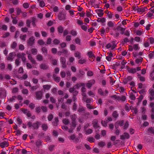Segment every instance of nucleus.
<instances>
[{"label":"nucleus","instance_id":"f257e3e1","mask_svg":"<svg viewBox=\"0 0 154 154\" xmlns=\"http://www.w3.org/2000/svg\"><path fill=\"white\" fill-rule=\"evenodd\" d=\"M31 20L27 19L26 21V24L27 26L30 27V23L31 22L32 24L33 27H35L36 26L35 22H37V19L35 17H32L31 18Z\"/></svg>","mask_w":154,"mask_h":154},{"label":"nucleus","instance_id":"f03ea898","mask_svg":"<svg viewBox=\"0 0 154 154\" xmlns=\"http://www.w3.org/2000/svg\"><path fill=\"white\" fill-rule=\"evenodd\" d=\"M35 97L38 100L42 99L43 97V94L42 91H38L35 92Z\"/></svg>","mask_w":154,"mask_h":154},{"label":"nucleus","instance_id":"7ed1b4c3","mask_svg":"<svg viewBox=\"0 0 154 154\" xmlns=\"http://www.w3.org/2000/svg\"><path fill=\"white\" fill-rule=\"evenodd\" d=\"M149 98L150 101L154 100V90L150 89L149 90Z\"/></svg>","mask_w":154,"mask_h":154},{"label":"nucleus","instance_id":"20e7f679","mask_svg":"<svg viewBox=\"0 0 154 154\" xmlns=\"http://www.w3.org/2000/svg\"><path fill=\"white\" fill-rule=\"evenodd\" d=\"M15 56V53L14 52H11L9 54L8 57H6V59L8 60L12 61Z\"/></svg>","mask_w":154,"mask_h":154},{"label":"nucleus","instance_id":"39448f33","mask_svg":"<svg viewBox=\"0 0 154 154\" xmlns=\"http://www.w3.org/2000/svg\"><path fill=\"white\" fill-rule=\"evenodd\" d=\"M25 55L26 54L24 53H18L17 54V57L19 58H21L23 62L24 63L25 62L26 60L25 57Z\"/></svg>","mask_w":154,"mask_h":154},{"label":"nucleus","instance_id":"423d86ee","mask_svg":"<svg viewBox=\"0 0 154 154\" xmlns=\"http://www.w3.org/2000/svg\"><path fill=\"white\" fill-rule=\"evenodd\" d=\"M94 79H92L89 81L86 84V87L88 88H90L95 83Z\"/></svg>","mask_w":154,"mask_h":154},{"label":"nucleus","instance_id":"0eeeda50","mask_svg":"<svg viewBox=\"0 0 154 154\" xmlns=\"http://www.w3.org/2000/svg\"><path fill=\"white\" fill-rule=\"evenodd\" d=\"M35 39L34 37L31 36L27 40V44L28 45L30 46H32L35 42Z\"/></svg>","mask_w":154,"mask_h":154},{"label":"nucleus","instance_id":"6e6552de","mask_svg":"<svg viewBox=\"0 0 154 154\" xmlns=\"http://www.w3.org/2000/svg\"><path fill=\"white\" fill-rule=\"evenodd\" d=\"M6 96V91L2 88H0V98H4Z\"/></svg>","mask_w":154,"mask_h":154},{"label":"nucleus","instance_id":"1a4fd4ad","mask_svg":"<svg viewBox=\"0 0 154 154\" xmlns=\"http://www.w3.org/2000/svg\"><path fill=\"white\" fill-rule=\"evenodd\" d=\"M60 62L62 64V67L63 68H66L67 67L66 64V59L64 57H61L60 58Z\"/></svg>","mask_w":154,"mask_h":154},{"label":"nucleus","instance_id":"9d476101","mask_svg":"<svg viewBox=\"0 0 154 154\" xmlns=\"http://www.w3.org/2000/svg\"><path fill=\"white\" fill-rule=\"evenodd\" d=\"M92 124L93 127L95 128H97L99 127L98 124V121L97 119H94L93 121Z\"/></svg>","mask_w":154,"mask_h":154},{"label":"nucleus","instance_id":"9b49d317","mask_svg":"<svg viewBox=\"0 0 154 154\" xmlns=\"http://www.w3.org/2000/svg\"><path fill=\"white\" fill-rule=\"evenodd\" d=\"M120 137L121 139L124 140L125 139H129L130 137V135L128 133L125 132L124 133V135H121Z\"/></svg>","mask_w":154,"mask_h":154},{"label":"nucleus","instance_id":"f8f14e48","mask_svg":"<svg viewBox=\"0 0 154 154\" xmlns=\"http://www.w3.org/2000/svg\"><path fill=\"white\" fill-rule=\"evenodd\" d=\"M58 18L60 20H64L66 19V15L62 13H60L58 15Z\"/></svg>","mask_w":154,"mask_h":154},{"label":"nucleus","instance_id":"ddd939ff","mask_svg":"<svg viewBox=\"0 0 154 154\" xmlns=\"http://www.w3.org/2000/svg\"><path fill=\"white\" fill-rule=\"evenodd\" d=\"M39 67L41 69L43 70H46L49 68L48 66L45 63H42L40 65Z\"/></svg>","mask_w":154,"mask_h":154},{"label":"nucleus","instance_id":"4468645a","mask_svg":"<svg viewBox=\"0 0 154 154\" xmlns=\"http://www.w3.org/2000/svg\"><path fill=\"white\" fill-rule=\"evenodd\" d=\"M125 30V28L121 27L120 26H118L116 29H114L115 30H117L118 31H121V33L122 34H124Z\"/></svg>","mask_w":154,"mask_h":154},{"label":"nucleus","instance_id":"2eb2a0df","mask_svg":"<svg viewBox=\"0 0 154 154\" xmlns=\"http://www.w3.org/2000/svg\"><path fill=\"white\" fill-rule=\"evenodd\" d=\"M28 58L29 60L30 61V62L33 64H36V62L34 59L33 58L31 55H29L28 56Z\"/></svg>","mask_w":154,"mask_h":154},{"label":"nucleus","instance_id":"dca6fc26","mask_svg":"<svg viewBox=\"0 0 154 154\" xmlns=\"http://www.w3.org/2000/svg\"><path fill=\"white\" fill-rule=\"evenodd\" d=\"M59 121L58 117H55L54 119V121L52 122V125L54 126H57L58 124Z\"/></svg>","mask_w":154,"mask_h":154},{"label":"nucleus","instance_id":"f3484780","mask_svg":"<svg viewBox=\"0 0 154 154\" xmlns=\"http://www.w3.org/2000/svg\"><path fill=\"white\" fill-rule=\"evenodd\" d=\"M9 146V143L8 142L4 141L0 143V146L2 148H4L5 147H7Z\"/></svg>","mask_w":154,"mask_h":154},{"label":"nucleus","instance_id":"a211bd4d","mask_svg":"<svg viewBox=\"0 0 154 154\" xmlns=\"http://www.w3.org/2000/svg\"><path fill=\"white\" fill-rule=\"evenodd\" d=\"M41 50L42 53L45 56H46L48 53V51L47 48L45 47H42L41 48Z\"/></svg>","mask_w":154,"mask_h":154},{"label":"nucleus","instance_id":"6ab92c4d","mask_svg":"<svg viewBox=\"0 0 154 154\" xmlns=\"http://www.w3.org/2000/svg\"><path fill=\"white\" fill-rule=\"evenodd\" d=\"M40 123L38 122H36L32 125V127L34 129H37L39 127V125Z\"/></svg>","mask_w":154,"mask_h":154},{"label":"nucleus","instance_id":"aec40b11","mask_svg":"<svg viewBox=\"0 0 154 154\" xmlns=\"http://www.w3.org/2000/svg\"><path fill=\"white\" fill-rule=\"evenodd\" d=\"M85 72L82 69L79 70V73L77 75L78 77L80 78L83 76L85 74Z\"/></svg>","mask_w":154,"mask_h":154},{"label":"nucleus","instance_id":"412c9836","mask_svg":"<svg viewBox=\"0 0 154 154\" xmlns=\"http://www.w3.org/2000/svg\"><path fill=\"white\" fill-rule=\"evenodd\" d=\"M96 11L99 17H101L103 16V13L102 12L103 11V10L99 9L96 10Z\"/></svg>","mask_w":154,"mask_h":154},{"label":"nucleus","instance_id":"4be33fe9","mask_svg":"<svg viewBox=\"0 0 154 154\" xmlns=\"http://www.w3.org/2000/svg\"><path fill=\"white\" fill-rule=\"evenodd\" d=\"M53 77L54 80L56 82H58L60 80V77H57L55 74H54L53 75Z\"/></svg>","mask_w":154,"mask_h":154},{"label":"nucleus","instance_id":"5701e85b","mask_svg":"<svg viewBox=\"0 0 154 154\" xmlns=\"http://www.w3.org/2000/svg\"><path fill=\"white\" fill-rule=\"evenodd\" d=\"M57 30L59 33H62L63 31L64 28L62 26H60L57 27Z\"/></svg>","mask_w":154,"mask_h":154},{"label":"nucleus","instance_id":"b1692460","mask_svg":"<svg viewBox=\"0 0 154 154\" xmlns=\"http://www.w3.org/2000/svg\"><path fill=\"white\" fill-rule=\"evenodd\" d=\"M36 59L39 61H42L43 60V56L40 54H38L36 57Z\"/></svg>","mask_w":154,"mask_h":154},{"label":"nucleus","instance_id":"393cba45","mask_svg":"<svg viewBox=\"0 0 154 154\" xmlns=\"http://www.w3.org/2000/svg\"><path fill=\"white\" fill-rule=\"evenodd\" d=\"M128 71L129 73L134 74L136 72V69L135 68H129L128 69Z\"/></svg>","mask_w":154,"mask_h":154},{"label":"nucleus","instance_id":"a878e982","mask_svg":"<svg viewBox=\"0 0 154 154\" xmlns=\"http://www.w3.org/2000/svg\"><path fill=\"white\" fill-rule=\"evenodd\" d=\"M42 128L43 130L45 131H46L48 129V125L44 123L42 124Z\"/></svg>","mask_w":154,"mask_h":154},{"label":"nucleus","instance_id":"bb28decb","mask_svg":"<svg viewBox=\"0 0 154 154\" xmlns=\"http://www.w3.org/2000/svg\"><path fill=\"white\" fill-rule=\"evenodd\" d=\"M40 6L41 7H44L45 5V4L43 0H38Z\"/></svg>","mask_w":154,"mask_h":154},{"label":"nucleus","instance_id":"cd10ccee","mask_svg":"<svg viewBox=\"0 0 154 154\" xmlns=\"http://www.w3.org/2000/svg\"><path fill=\"white\" fill-rule=\"evenodd\" d=\"M84 83H77L75 86L74 87L75 89H78L81 86H84Z\"/></svg>","mask_w":154,"mask_h":154},{"label":"nucleus","instance_id":"c85d7f7f","mask_svg":"<svg viewBox=\"0 0 154 154\" xmlns=\"http://www.w3.org/2000/svg\"><path fill=\"white\" fill-rule=\"evenodd\" d=\"M74 56L75 57L79 59L81 58V54L79 51H76L74 54Z\"/></svg>","mask_w":154,"mask_h":154},{"label":"nucleus","instance_id":"c756f323","mask_svg":"<svg viewBox=\"0 0 154 154\" xmlns=\"http://www.w3.org/2000/svg\"><path fill=\"white\" fill-rule=\"evenodd\" d=\"M43 88L45 90H48L50 89L51 88V85H44L43 86Z\"/></svg>","mask_w":154,"mask_h":154},{"label":"nucleus","instance_id":"7c9ffc66","mask_svg":"<svg viewBox=\"0 0 154 154\" xmlns=\"http://www.w3.org/2000/svg\"><path fill=\"white\" fill-rule=\"evenodd\" d=\"M105 145V143L103 141H101L98 143V146L101 147H103Z\"/></svg>","mask_w":154,"mask_h":154},{"label":"nucleus","instance_id":"2f4dec72","mask_svg":"<svg viewBox=\"0 0 154 154\" xmlns=\"http://www.w3.org/2000/svg\"><path fill=\"white\" fill-rule=\"evenodd\" d=\"M146 9V7L138 8L137 9V11L139 12H143L145 11Z\"/></svg>","mask_w":154,"mask_h":154},{"label":"nucleus","instance_id":"473e14b6","mask_svg":"<svg viewBox=\"0 0 154 154\" xmlns=\"http://www.w3.org/2000/svg\"><path fill=\"white\" fill-rule=\"evenodd\" d=\"M149 106L151 108V111L152 113L154 111V102H151L149 104Z\"/></svg>","mask_w":154,"mask_h":154},{"label":"nucleus","instance_id":"72a5a7b5","mask_svg":"<svg viewBox=\"0 0 154 154\" xmlns=\"http://www.w3.org/2000/svg\"><path fill=\"white\" fill-rule=\"evenodd\" d=\"M26 34L24 35H20V38L23 41H25L26 40Z\"/></svg>","mask_w":154,"mask_h":154},{"label":"nucleus","instance_id":"f704fd0d","mask_svg":"<svg viewBox=\"0 0 154 154\" xmlns=\"http://www.w3.org/2000/svg\"><path fill=\"white\" fill-rule=\"evenodd\" d=\"M88 54L90 58H92V59L93 58H95V56L93 54V52L91 51L88 52Z\"/></svg>","mask_w":154,"mask_h":154},{"label":"nucleus","instance_id":"c9c22d12","mask_svg":"<svg viewBox=\"0 0 154 154\" xmlns=\"http://www.w3.org/2000/svg\"><path fill=\"white\" fill-rule=\"evenodd\" d=\"M112 115V116L116 119L119 116V114L117 113L116 111H113Z\"/></svg>","mask_w":154,"mask_h":154},{"label":"nucleus","instance_id":"e433bc0d","mask_svg":"<svg viewBox=\"0 0 154 154\" xmlns=\"http://www.w3.org/2000/svg\"><path fill=\"white\" fill-rule=\"evenodd\" d=\"M138 78L139 79L140 81L144 82L145 81V78L143 76H142L140 74H138L137 75Z\"/></svg>","mask_w":154,"mask_h":154},{"label":"nucleus","instance_id":"4c0bfd02","mask_svg":"<svg viewBox=\"0 0 154 154\" xmlns=\"http://www.w3.org/2000/svg\"><path fill=\"white\" fill-rule=\"evenodd\" d=\"M42 141L40 140H37L35 143V144L36 146L38 147L42 145Z\"/></svg>","mask_w":154,"mask_h":154},{"label":"nucleus","instance_id":"58836bf2","mask_svg":"<svg viewBox=\"0 0 154 154\" xmlns=\"http://www.w3.org/2000/svg\"><path fill=\"white\" fill-rule=\"evenodd\" d=\"M11 18L12 19V22L13 24H16L17 23L18 20L16 17H12L11 16Z\"/></svg>","mask_w":154,"mask_h":154},{"label":"nucleus","instance_id":"ea45409f","mask_svg":"<svg viewBox=\"0 0 154 154\" xmlns=\"http://www.w3.org/2000/svg\"><path fill=\"white\" fill-rule=\"evenodd\" d=\"M17 46V43L16 42H13L11 45V47L12 49L16 48Z\"/></svg>","mask_w":154,"mask_h":154},{"label":"nucleus","instance_id":"a19ab883","mask_svg":"<svg viewBox=\"0 0 154 154\" xmlns=\"http://www.w3.org/2000/svg\"><path fill=\"white\" fill-rule=\"evenodd\" d=\"M62 53H63L65 55V56L67 57L68 55V51L66 49H63L62 50Z\"/></svg>","mask_w":154,"mask_h":154},{"label":"nucleus","instance_id":"79ce46f5","mask_svg":"<svg viewBox=\"0 0 154 154\" xmlns=\"http://www.w3.org/2000/svg\"><path fill=\"white\" fill-rule=\"evenodd\" d=\"M119 97L117 96L116 95H114L112 96H110V97L111 98H114L115 100L119 101Z\"/></svg>","mask_w":154,"mask_h":154},{"label":"nucleus","instance_id":"37998d69","mask_svg":"<svg viewBox=\"0 0 154 154\" xmlns=\"http://www.w3.org/2000/svg\"><path fill=\"white\" fill-rule=\"evenodd\" d=\"M62 122L65 125H67L69 123V120L67 119H63L62 120Z\"/></svg>","mask_w":154,"mask_h":154},{"label":"nucleus","instance_id":"c03bdc74","mask_svg":"<svg viewBox=\"0 0 154 154\" xmlns=\"http://www.w3.org/2000/svg\"><path fill=\"white\" fill-rule=\"evenodd\" d=\"M41 107L39 106L36 107L35 108V112L38 114L39 113L41 112Z\"/></svg>","mask_w":154,"mask_h":154},{"label":"nucleus","instance_id":"a18cd8bd","mask_svg":"<svg viewBox=\"0 0 154 154\" xmlns=\"http://www.w3.org/2000/svg\"><path fill=\"white\" fill-rule=\"evenodd\" d=\"M112 56V53H110L109 55L106 57V59L108 61H110L112 59L111 57Z\"/></svg>","mask_w":154,"mask_h":154},{"label":"nucleus","instance_id":"49530a36","mask_svg":"<svg viewBox=\"0 0 154 154\" xmlns=\"http://www.w3.org/2000/svg\"><path fill=\"white\" fill-rule=\"evenodd\" d=\"M41 108L43 112H47L48 109L46 106H41Z\"/></svg>","mask_w":154,"mask_h":154},{"label":"nucleus","instance_id":"de8ad7c7","mask_svg":"<svg viewBox=\"0 0 154 154\" xmlns=\"http://www.w3.org/2000/svg\"><path fill=\"white\" fill-rule=\"evenodd\" d=\"M86 61V59H82L79 60L78 61V63H79L80 64H83L84 63H85Z\"/></svg>","mask_w":154,"mask_h":154},{"label":"nucleus","instance_id":"09e8293b","mask_svg":"<svg viewBox=\"0 0 154 154\" xmlns=\"http://www.w3.org/2000/svg\"><path fill=\"white\" fill-rule=\"evenodd\" d=\"M105 19L104 18H99L97 20L98 22H100L102 23H104L105 22Z\"/></svg>","mask_w":154,"mask_h":154},{"label":"nucleus","instance_id":"8fccbe9b","mask_svg":"<svg viewBox=\"0 0 154 154\" xmlns=\"http://www.w3.org/2000/svg\"><path fill=\"white\" fill-rule=\"evenodd\" d=\"M70 34H71L72 36H75L77 35V32L76 30H72L70 32Z\"/></svg>","mask_w":154,"mask_h":154},{"label":"nucleus","instance_id":"3c124183","mask_svg":"<svg viewBox=\"0 0 154 154\" xmlns=\"http://www.w3.org/2000/svg\"><path fill=\"white\" fill-rule=\"evenodd\" d=\"M54 117V116L53 114H51L48 115V116L47 118L48 120L49 121H51L52 119H53Z\"/></svg>","mask_w":154,"mask_h":154},{"label":"nucleus","instance_id":"603ef678","mask_svg":"<svg viewBox=\"0 0 154 154\" xmlns=\"http://www.w3.org/2000/svg\"><path fill=\"white\" fill-rule=\"evenodd\" d=\"M31 52L32 54L36 55L37 53V50L35 48H32L31 50Z\"/></svg>","mask_w":154,"mask_h":154},{"label":"nucleus","instance_id":"864d4df0","mask_svg":"<svg viewBox=\"0 0 154 154\" xmlns=\"http://www.w3.org/2000/svg\"><path fill=\"white\" fill-rule=\"evenodd\" d=\"M148 132L151 134H154V129L152 127L148 129Z\"/></svg>","mask_w":154,"mask_h":154},{"label":"nucleus","instance_id":"5fc2aeb1","mask_svg":"<svg viewBox=\"0 0 154 154\" xmlns=\"http://www.w3.org/2000/svg\"><path fill=\"white\" fill-rule=\"evenodd\" d=\"M22 92L24 94L27 95L28 94V90L26 89H23L22 90Z\"/></svg>","mask_w":154,"mask_h":154},{"label":"nucleus","instance_id":"6e6d98bb","mask_svg":"<svg viewBox=\"0 0 154 154\" xmlns=\"http://www.w3.org/2000/svg\"><path fill=\"white\" fill-rule=\"evenodd\" d=\"M124 123V121L121 120L117 121L116 122V124H118L120 126H123Z\"/></svg>","mask_w":154,"mask_h":154},{"label":"nucleus","instance_id":"4d7b16f0","mask_svg":"<svg viewBox=\"0 0 154 154\" xmlns=\"http://www.w3.org/2000/svg\"><path fill=\"white\" fill-rule=\"evenodd\" d=\"M38 43L40 45H43L45 44V42L42 39L38 40Z\"/></svg>","mask_w":154,"mask_h":154},{"label":"nucleus","instance_id":"13d9d810","mask_svg":"<svg viewBox=\"0 0 154 154\" xmlns=\"http://www.w3.org/2000/svg\"><path fill=\"white\" fill-rule=\"evenodd\" d=\"M75 41L76 44L79 45L80 44L81 40L79 38H76L75 39Z\"/></svg>","mask_w":154,"mask_h":154},{"label":"nucleus","instance_id":"bf43d9fd","mask_svg":"<svg viewBox=\"0 0 154 154\" xmlns=\"http://www.w3.org/2000/svg\"><path fill=\"white\" fill-rule=\"evenodd\" d=\"M126 100V97L125 96H122L121 97H119V100L122 102L125 101Z\"/></svg>","mask_w":154,"mask_h":154},{"label":"nucleus","instance_id":"052dcab7","mask_svg":"<svg viewBox=\"0 0 154 154\" xmlns=\"http://www.w3.org/2000/svg\"><path fill=\"white\" fill-rule=\"evenodd\" d=\"M53 43L54 45H57L60 43V41L58 39L55 38L54 40Z\"/></svg>","mask_w":154,"mask_h":154},{"label":"nucleus","instance_id":"680f3d73","mask_svg":"<svg viewBox=\"0 0 154 154\" xmlns=\"http://www.w3.org/2000/svg\"><path fill=\"white\" fill-rule=\"evenodd\" d=\"M143 61V58L142 57H140L139 59H137L135 60V62L136 63H137L138 64L140 63H141Z\"/></svg>","mask_w":154,"mask_h":154},{"label":"nucleus","instance_id":"e2e57ef3","mask_svg":"<svg viewBox=\"0 0 154 154\" xmlns=\"http://www.w3.org/2000/svg\"><path fill=\"white\" fill-rule=\"evenodd\" d=\"M94 75L93 72L91 71H88L87 72V75L89 76H92Z\"/></svg>","mask_w":154,"mask_h":154},{"label":"nucleus","instance_id":"0e129e2a","mask_svg":"<svg viewBox=\"0 0 154 154\" xmlns=\"http://www.w3.org/2000/svg\"><path fill=\"white\" fill-rule=\"evenodd\" d=\"M5 68V64L4 63H2L0 64V68L1 70H4Z\"/></svg>","mask_w":154,"mask_h":154},{"label":"nucleus","instance_id":"69168bd1","mask_svg":"<svg viewBox=\"0 0 154 154\" xmlns=\"http://www.w3.org/2000/svg\"><path fill=\"white\" fill-rule=\"evenodd\" d=\"M71 118L72 121H75L76 118V116L75 114H73L71 116Z\"/></svg>","mask_w":154,"mask_h":154},{"label":"nucleus","instance_id":"338daca9","mask_svg":"<svg viewBox=\"0 0 154 154\" xmlns=\"http://www.w3.org/2000/svg\"><path fill=\"white\" fill-rule=\"evenodd\" d=\"M98 93L101 95H104V93L103 91L101 88H99L98 90Z\"/></svg>","mask_w":154,"mask_h":154},{"label":"nucleus","instance_id":"774afa93","mask_svg":"<svg viewBox=\"0 0 154 154\" xmlns=\"http://www.w3.org/2000/svg\"><path fill=\"white\" fill-rule=\"evenodd\" d=\"M29 107L31 109H33L35 107V104L33 103H31L29 105Z\"/></svg>","mask_w":154,"mask_h":154}]
</instances>
